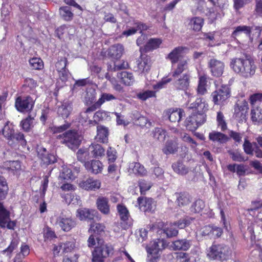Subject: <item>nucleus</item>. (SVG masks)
<instances>
[{"label": "nucleus", "instance_id": "f03ea898", "mask_svg": "<svg viewBox=\"0 0 262 262\" xmlns=\"http://www.w3.org/2000/svg\"><path fill=\"white\" fill-rule=\"evenodd\" d=\"M207 256L211 259L227 260L231 258L232 250L223 244L212 245L207 250Z\"/></svg>", "mask_w": 262, "mask_h": 262}, {"label": "nucleus", "instance_id": "ddd939ff", "mask_svg": "<svg viewBox=\"0 0 262 262\" xmlns=\"http://www.w3.org/2000/svg\"><path fill=\"white\" fill-rule=\"evenodd\" d=\"M33 106V101L30 97L28 96L24 99L17 97V111L21 112H29L32 110Z\"/></svg>", "mask_w": 262, "mask_h": 262}, {"label": "nucleus", "instance_id": "680f3d73", "mask_svg": "<svg viewBox=\"0 0 262 262\" xmlns=\"http://www.w3.org/2000/svg\"><path fill=\"white\" fill-rule=\"evenodd\" d=\"M216 120L219 126H221L222 130L227 129V124L224 119V116L221 112H217Z\"/></svg>", "mask_w": 262, "mask_h": 262}, {"label": "nucleus", "instance_id": "9b49d317", "mask_svg": "<svg viewBox=\"0 0 262 262\" xmlns=\"http://www.w3.org/2000/svg\"><path fill=\"white\" fill-rule=\"evenodd\" d=\"M124 53V47L121 44H115L108 50L107 56L114 61L118 60L122 56Z\"/></svg>", "mask_w": 262, "mask_h": 262}, {"label": "nucleus", "instance_id": "a19ab883", "mask_svg": "<svg viewBox=\"0 0 262 262\" xmlns=\"http://www.w3.org/2000/svg\"><path fill=\"white\" fill-rule=\"evenodd\" d=\"M185 123L187 129L190 131H195L199 127V125L196 122V120L192 114L187 118Z\"/></svg>", "mask_w": 262, "mask_h": 262}, {"label": "nucleus", "instance_id": "cd10ccee", "mask_svg": "<svg viewBox=\"0 0 262 262\" xmlns=\"http://www.w3.org/2000/svg\"><path fill=\"white\" fill-rule=\"evenodd\" d=\"M184 48L182 47H178L175 48L167 56V58L169 59L172 64L178 62L182 57V54Z\"/></svg>", "mask_w": 262, "mask_h": 262}, {"label": "nucleus", "instance_id": "79ce46f5", "mask_svg": "<svg viewBox=\"0 0 262 262\" xmlns=\"http://www.w3.org/2000/svg\"><path fill=\"white\" fill-rule=\"evenodd\" d=\"M207 83V77L201 76L199 78V82L197 89V92L199 94L204 95L207 92L206 88Z\"/></svg>", "mask_w": 262, "mask_h": 262}, {"label": "nucleus", "instance_id": "a878e982", "mask_svg": "<svg viewBox=\"0 0 262 262\" xmlns=\"http://www.w3.org/2000/svg\"><path fill=\"white\" fill-rule=\"evenodd\" d=\"M96 205L99 210L104 214H108L110 212L108 200L105 197H99L96 201Z\"/></svg>", "mask_w": 262, "mask_h": 262}, {"label": "nucleus", "instance_id": "dca6fc26", "mask_svg": "<svg viewBox=\"0 0 262 262\" xmlns=\"http://www.w3.org/2000/svg\"><path fill=\"white\" fill-rule=\"evenodd\" d=\"M108 129L102 125L97 127V135L95 140L98 142L107 143L108 142Z\"/></svg>", "mask_w": 262, "mask_h": 262}, {"label": "nucleus", "instance_id": "774afa93", "mask_svg": "<svg viewBox=\"0 0 262 262\" xmlns=\"http://www.w3.org/2000/svg\"><path fill=\"white\" fill-rule=\"evenodd\" d=\"M68 63V60L66 58H61L58 60L55 64V67L57 71H59L66 69V67Z\"/></svg>", "mask_w": 262, "mask_h": 262}, {"label": "nucleus", "instance_id": "49530a36", "mask_svg": "<svg viewBox=\"0 0 262 262\" xmlns=\"http://www.w3.org/2000/svg\"><path fill=\"white\" fill-rule=\"evenodd\" d=\"M250 102L252 107L259 106V103L262 102V93H255L250 96Z\"/></svg>", "mask_w": 262, "mask_h": 262}, {"label": "nucleus", "instance_id": "bf43d9fd", "mask_svg": "<svg viewBox=\"0 0 262 262\" xmlns=\"http://www.w3.org/2000/svg\"><path fill=\"white\" fill-rule=\"evenodd\" d=\"M137 96L140 99L144 101L149 98L155 97V92L149 90L145 91L138 94Z\"/></svg>", "mask_w": 262, "mask_h": 262}, {"label": "nucleus", "instance_id": "6e6d98bb", "mask_svg": "<svg viewBox=\"0 0 262 262\" xmlns=\"http://www.w3.org/2000/svg\"><path fill=\"white\" fill-rule=\"evenodd\" d=\"M60 248L64 253L71 252L75 248V244L73 241H68L60 245Z\"/></svg>", "mask_w": 262, "mask_h": 262}, {"label": "nucleus", "instance_id": "2f4dec72", "mask_svg": "<svg viewBox=\"0 0 262 262\" xmlns=\"http://www.w3.org/2000/svg\"><path fill=\"white\" fill-rule=\"evenodd\" d=\"M188 69L187 60H181L178 63L176 68H174L172 73V76L174 78H178L184 71Z\"/></svg>", "mask_w": 262, "mask_h": 262}, {"label": "nucleus", "instance_id": "2eb2a0df", "mask_svg": "<svg viewBox=\"0 0 262 262\" xmlns=\"http://www.w3.org/2000/svg\"><path fill=\"white\" fill-rule=\"evenodd\" d=\"M76 216L80 220H92L97 213L95 210L81 208L77 210Z\"/></svg>", "mask_w": 262, "mask_h": 262}, {"label": "nucleus", "instance_id": "ea45409f", "mask_svg": "<svg viewBox=\"0 0 262 262\" xmlns=\"http://www.w3.org/2000/svg\"><path fill=\"white\" fill-rule=\"evenodd\" d=\"M116 60L114 61V64H108L107 70L109 71H116L120 70L126 69L128 68V63L127 61L122 60V63H117Z\"/></svg>", "mask_w": 262, "mask_h": 262}, {"label": "nucleus", "instance_id": "c03bdc74", "mask_svg": "<svg viewBox=\"0 0 262 262\" xmlns=\"http://www.w3.org/2000/svg\"><path fill=\"white\" fill-rule=\"evenodd\" d=\"M90 152L89 149L80 148L77 152V157L79 161L81 162H86L85 161L90 158Z\"/></svg>", "mask_w": 262, "mask_h": 262}, {"label": "nucleus", "instance_id": "0eeeda50", "mask_svg": "<svg viewBox=\"0 0 262 262\" xmlns=\"http://www.w3.org/2000/svg\"><path fill=\"white\" fill-rule=\"evenodd\" d=\"M56 224L66 232L70 231L76 225V221L69 214L62 213L57 219Z\"/></svg>", "mask_w": 262, "mask_h": 262}, {"label": "nucleus", "instance_id": "6e6552de", "mask_svg": "<svg viewBox=\"0 0 262 262\" xmlns=\"http://www.w3.org/2000/svg\"><path fill=\"white\" fill-rule=\"evenodd\" d=\"M208 67L213 76L220 77L222 75L224 69V63L215 58L210 59L208 62Z\"/></svg>", "mask_w": 262, "mask_h": 262}, {"label": "nucleus", "instance_id": "c756f323", "mask_svg": "<svg viewBox=\"0 0 262 262\" xmlns=\"http://www.w3.org/2000/svg\"><path fill=\"white\" fill-rule=\"evenodd\" d=\"M117 77L125 85H131L134 83L135 81L133 74L126 71H122L118 73Z\"/></svg>", "mask_w": 262, "mask_h": 262}, {"label": "nucleus", "instance_id": "e433bc0d", "mask_svg": "<svg viewBox=\"0 0 262 262\" xmlns=\"http://www.w3.org/2000/svg\"><path fill=\"white\" fill-rule=\"evenodd\" d=\"M152 137L160 142H163L167 136L166 132L162 128L156 127L152 132Z\"/></svg>", "mask_w": 262, "mask_h": 262}, {"label": "nucleus", "instance_id": "f704fd0d", "mask_svg": "<svg viewBox=\"0 0 262 262\" xmlns=\"http://www.w3.org/2000/svg\"><path fill=\"white\" fill-rule=\"evenodd\" d=\"M210 140L214 142H218L220 143H223L227 142L228 138L225 134L217 132H212L209 135Z\"/></svg>", "mask_w": 262, "mask_h": 262}, {"label": "nucleus", "instance_id": "bb28decb", "mask_svg": "<svg viewBox=\"0 0 262 262\" xmlns=\"http://www.w3.org/2000/svg\"><path fill=\"white\" fill-rule=\"evenodd\" d=\"M142 55H141V60H137V71H138L140 73H144L147 72L150 68V59L149 58L146 56L145 57H142Z\"/></svg>", "mask_w": 262, "mask_h": 262}, {"label": "nucleus", "instance_id": "393cba45", "mask_svg": "<svg viewBox=\"0 0 262 262\" xmlns=\"http://www.w3.org/2000/svg\"><path fill=\"white\" fill-rule=\"evenodd\" d=\"M252 28L246 26H239L235 28V30L233 32L232 36L233 37H239L243 33L248 37L251 41H252V37L251 36V32Z\"/></svg>", "mask_w": 262, "mask_h": 262}, {"label": "nucleus", "instance_id": "f8f14e48", "mask_svg": "<svg viewBox=\"0 0 262 262\" xmlns=\"http://www.w3.org/2000/svg\"><path fill=\"white\" fill-rule=\"evenodd\" d=\"M174 86L177 90L186 91L189 87L190 76L188 73L183 74L182 76L174 78Z\"/></svg>", "mask_w": 262, "mask_h": 262}, {"label": "nucleus", "instance_id": "58836bf2", "mask_svg": "<svg viewBox=\"0 0 262 262\" xmlns=\"http://www.w3.org/2000/svg\"><path fill=\"white\" fill-rule=\"evenodd\" d=\"M203 24V19L199 17H195L191 19L189 22L190 27L195 31H200Z\"/></svg>", "mask_w": 262, "mask_h": 262}, {"label": "nucleus", "instance_id": "c9c22d12", "mask_svg": "<svg viewBox=\"0 0 262 262\" xmlns=\"http://www.w3.org/2000/svg\"><path fill=\"white\" fill-rule=\"evenodd\" d=\"M183 112L181 110H169L167 112L169 120L172 122H179L183 116Z\"/></svg>", "mask_w": 262, "mask_h": 262}, {"label": "nucleus", "instance_id": "e2e57ef3", "mask_svg": "<svg viewBox=\"0 0 262 262\" xmlns=\"http://www.w3.org/2000/svg\"><path fill=\"white\" fill-rule=\"evenodd\" d=\"M116 99V97L113 94L110 93H102L101 97L98 99L99 103L102 105L105 101H110Z\"/></svg>", "mask_w": 262, "mask_h": 262}, {"label": "nucleus", "instance_id": "09e8293b", "mask_svg": "<svg viewBox=\"0 0 262 262\" xmlns=\"http://www.w3.org/2000/svg\"><path fill=\"white\" fill-rule=\"evenodd\" d=\"M117 210L121 220L126 221L128 220L129 216V212L125 206L122 205H118Z\"/></svg>", "mask_w": 262, "mask_h": 262}, {"label": "nucleus", "instance_id": "8fccbe9b", "mask_svg": "<svg viewBox=\"0 0 262 262\" xmlns=\"http://www.w3.org/2000/svg\"><path fill=\"white\" fill-rule=\"evenodd\" d=\"M204 207V202L202 200H198L192 205L190 210L194 213L200 212Z\"/></svg>", "mask_w": 262, "mask_h": 262}, {"label": "nucleus", "instance_id": "39448f33", "mask_svg": "<svg viewBox=\"0 0 262 262\" xmlns=\"http://www.w3.org/2000/svg\"><path fill=\"white\" fill-rule=\"evenodd\" d=\"M113 250L112 246L107 244L96 247L92 252V262H104L103 258L108 256Z\"/></svg>", "mask_w": 262, "mask_h": 262}, {"label": "nucleus", "instance_id": "4468645a", "mask_svg": "<svg viewBox=\"0 0 262 262\" xmlns=\"http://www.w3.org/2000/svg\"><path fill=\"white\" fill-rule=\"evenodd\" d=\"M100 185L101 183L99 181L93 179V178H89L85 180H83L79 183L80 187L86 190L99 189Z\"/></svg>", "mask_w": 262, "mask_h": 262}, {"label": "nucleus", "instance_id": "1a4fd4ad", "mask_svg": "<svg viewBox=\"0 0 262 262\" xmlns=\"http://www.w3.org/2000/svg\"><path fill=\"white\" fill-rule=\"evenodd\" d=\"M15 226L14 222L10 221L9 212L4 208L0 202V226L2 228L13 229Z\"/></svg>", "mask_w": 262, "mask_h": 262}, {"label": "nucleus", "instance_id": "6ab92c4d", "mask_svg": "<svg viewBox=\"0 0 262 262\" xmlns=\"http://www.w3.org/2000/svg\"><path fill=\"white\" fill-rule=\"evenodd\" d=\"M129 172L136 176L143 177L147 174V171L143 165L139 162H133L130 164Z\"/></svg>", "mask_w": 262, "mask_h": 262}, {"label": "nucleus", "instance_id": "a211bd4d", "mask_svg": "<svg viewBox=\"0 0 262 262\" xmlns=\"http://www.w3.org/2000/svg\"><path fill=\"white\" fill-rule=\"evenodd\" d=\"M84 165L89 171L94 174L101 172L102 170V164L99 160H93L85 162Z\"/></svg>", "mask_w": 262, "mask_h": 262}, {"label": "nucleus", "instance_id": "7c9ffc66", "mask_svg": "<svg viewBox=\"0 0 262 262\" xmlns=\"http://www.w3.org/2000/svg\"><path fill=\"white\" fill-rule=\"evenodd\" d=\"M176 203L179 207H185L189 205L191 202L190 195L185 192L176 193Z\"/></svg>", "mask_w": 262, "mask_h": 262}, {"label": "nucleus", "instance_id": "052dcab7", "mask_svg": "<svg viewBox=\"0 0 262 262\" xmlns=\"http://www.w3.org/2000/svg\"><path fill=\"white\" fill-rule=\"evenodd\" d=\"M205 112H197L192 114L194 117L199 126L203 124L206 121V115Z\"/></svg>", "mask_w": 262, "mask_h": 262}, {"label": "nucleus", "instance_id": "69168bd1", "mask_svg": "<svg viewBox=\"0 0 262 262\" xmlns=\"http://www.w3.org/2000/svg\"><path fill=\"white\" fill-rule=\"evenodd\" d=\"M139 186L141 194L149 190L151 187V184L150 183L144 180H141L139 181Z\"/></svg>", "mask_w": 262, "mask_h": 262}, {"label": "nucleus", "instance_id": "f3484780", "mask_svg": "<svg viewBox=\"0 0 262 262\" xmlns=\"http://www.w3.org/2000/svg\"><path fill=\"white\" fill-rule=\"evenodd\" d=\"M162 40L160 38H150L143 47L140 48L141 53L147 52L158 48L162 43Z\"/></svg>", "mask_w": 262, "mask_h": 262}, {"label": "nucleus", "instance_id": "c85d7f7f", "mask_svg": "<svg viewBox=\"0 0 262 262\" xmlns=\"http://www.w3.org/2000/svg\"><path fill=\"white\" fill-rule=\"evenodd\" d=\"M178 149V143L175 140H167L162 149L163 152L165 155L173 154L177 151Z\"/></svg>", "mask_w": 262, "mask_h": 262}, {"label": "nucleus", "instance_id": "412c9836", "mask_svg": "<svg viewBox=\"0 0 262 262\" xmlns=\"http://www.w3.org/2000/svg\"><path fill=\"white\" fill-rule=\"evenodd\" d=\"M89 151L92 157L95 158H99L105 155L104 148L100 144L95 142L89 146Z\"/></svg>", "mask_w": 262, "mask_h": 262}, {"label": "nucleus", "instance_id": "9d476101", "mask_svg": "<svg viewBox=\"0 0 262 262\" xmlns=\"http://www.w3.org/2000/svg\"><path fill=\"white\" fill-rule=\"evenodd\" d=\"M138 204L140 209L143 212H151L154 210L155 202L151 198L140 196L138 198Z\"/></svg>", "mask_w": 262, "mask_h": 262}, {"label": "nucleus", "instance_id": "aec40b11", "mask_svg": "<svg viewBox=\"0 0 262 262\" xmlns=\"http://www.w3.org/2000/svg\"><path fill=\"white\" fill-rule=\"evenodd\" d=\"M2 133L4 136L9 140V144L11 145L12 143L10 142L15 139V130L12 124H10L9 122L5 123L2 129Z\"/></svg>", "mask_w": 262, "mask_h": 262}, {"label": "nucleus", "instance_id": "5fc2aeb1", "mask_svg": "<svg viewBox=\"0 0 262 262\" xmlns=\"http://www.w3.org/2000/svg\"><path fill=\"white\" fill-rule=\"evenodd\" d=\"M248 102L245 100H238L234 107V109L237 110L238 111H242V112L247 113L248 110Z\"/></svg>", "mask_w": 262, "mask_h": 262}, {"label": "nucleus", "instance_id": "423d86ee", "mask_svg": "<svg viewBox=\"0 0 262 262\" xmlns=\"http://www.w3.org/2000/svg\"><path fill=\"white\" fill-rule=\"evenodd\" d=\"M188 95L189 99L186 103V107L189 110H194L197 112H205L208 110V104L203 101L201 98H196L194 102L193 101V97L189 93H186Z\"/></svg>", "mask_w": 262, "mask_h": 262}, {"label": "nucleus", "instance_id": "4be33fe9", "mask_svg": "<svg viewBox=\"0 0 262 262\" xmlns=\"http://www.w3.org/2000/svg\"><path fill=\"white\" fill-rule=\"evenodd\" d=\"M38 156L41 160L42 163L45 165L54 163L56 161L55 156L52 154H49L46 149L43 148L38 152Z\"/></svg>", "mask_w": 262, "mask_h": 262}, {"label": "nucleus", "instance_id": "0e129e2a", "mask_svg": "<svg viewBox=\"0 0 262 262\" xmlns=\"http://www.w3.org/2000/svg\"><path fill=\"white\" fill-rule=\"evenodd\" d=\"M228 153L231 156L232 159L234 161L243 162L247 160L238 151H229Z\"/></svg>", "mask_w": 262, "mask_h": 262}, {"label": "nucleus", "instance_id": "4d7b16f0", "mask_svg": "<svg viewBox=\"0 0 262 262\" xmlns=\"http://www.w3.org/2000/svg\"><path fill=\"white\" fill-rule=\"evenodd\" d=\"M2 167L4 169L11 171L13 174L16 167V162L15 161H7L3 163Z\"/></svg>", "mask_w": 262, "mask_h": 262}, {"label": "nucleus", "instance_id": "20e7f679", "mask_svg": "<svg viewBox=\"0 0 262 262\" xmlns=\"http://www.w3.org/2000/svg\"><path fill=\"white\" fill-rule=\"evenodd\" d=\"M212 101L215 105H224L230 97V89L226 85L216 88L211 94Z\"/></svg>", "mask_w": 262, "mask_h": 262}, {"label": "nucleus", "instance_id": "3c124183", "mask_svg": "<svg viewBox=\"0 0 262 262\" xmlns=\"http://www.w3.org/2000/svg\"><path fill=\"white\" fill-rule=\"evenodd\" d=\"M31 67L35 70L41 69L43 67L42 60L39 58H33L29 60Z\"/></svg>", "mask_w": 262, "mask_h": 262}, {"label": "nucleus", "instance_id": "4c0bfd02", "mask_svg": "<svg viewBox=\"0 0 262 262\" xmlns=\"http://www.w3.org/2000/svg\"><path fill=\"white\" fill-rule=\"evenodd\" d=\"M172 167L174 172L180 175H185L189 171V168L179 161L173 163Z\"/></svg>", "mask_w": 262, "mask_h": 262}, {"label": "nucleus", "instance_id": "a18cd8bd", "mask_svg": "<svg viewBox=\"0 0 262 262\" xmlns=\"http://www.w3.org/2000/svg\"><path fill=\"white\" fill-rule=\"evenodd\" d=\"M193 220L194 219L192 217L187 216L173 223L176 227L180 229H183L189 226Z\"/></svg>", "mask_w": 262, "mask_h": 262}, {"label": "nucleus", "instance_id": "37998d69", "mask_svg": "<svg viewBox=\"0 0 262 262\" xmlns=\"http://www.w3.org/2000/svg\"><path fill=\"white\" fill-rule=\"evenodd\" d=\"M163 232L166 234L167 237L176 236L178 234V230L176 228L174 223L171 224L163 229Z\"/></svg>", "mask_w": 262, "mask_h": 262}, {"label": "nucleus", "instance_id": "72a5a7b5", "mask_svg": "<svg viewBox=\"0 0 262 262\" xmlns=\"http://www.w3.org/2000/svg\"><path fill=\"white\" fill-rule=\"evenodd\" d=\"M60 17L66 21H71L74 16V14L70 7L68 6L61 7L59 9Z\"/></svg>", "mask_w": 262, "mask_h": 262}, {"label": "nucleus", "instance_id": "603ef678", "mask_svg": "<svg viewBox=\"0 0 262 262\" xmlns=\"http://www.w3.org/2000/svg\"><path fill=\"white\" fill-rule=\"evenodd\" d=\"M59 177L61 179L66 180H71L74 178L71 169L67 167H63Z\"/></svg>", "mask_w": 262, "mask_h": 262}, {"label": "nucleus", "instance_id": "864d4df0", "mask_svg": "<svg viewBox=\"0 0 262 262\" xmlns=\"http://www.w3.org/2000/svg\"><path fill=\"white\" fill-rule=\"evenodd\" d=\"M34 118L29 116L25 119L21 121L20 125L25 131H29L32 125Z\"/></svg>", "mask_w": 262, "mask_h": 262}, {"label": "nucleus", "instance_id": "473e14b6", "mask_svg": "<svg viewBox=\"0 0 262 262\" xmlns=\"http://www.w3.org/2000/svg\"><path fill=\"white\" fill-rule=\"evenodd\" d=\"M251 116V120L255 124H262V108L260 106L252 107Z\"/></svg>", "mask_w": 262, "mask_h": 262}, {"label": "nucleus", "instance_id": "f257e3e1", "mask_svg": "<svg viewBox=\"0 0 262 262\" xmlns=\"http://www.w3.org/2000/svg\"><path fill=\"white\" fill-rule=\"evenodd\" d=\"M230 66L235 72L240 74L245 78L253 76L256 69L253 60L241 58L233 59Z\"/></svg>", "mask_w": 262, "mask_h": 262}, {"label": "nucleus", "instance_id": "de8ad7c7", "mask_svg": "<svg viewBox=\"0 0 262 262\" xmlns=\"http://www.w3.org/2000/svg\"><path fill=\"white\" fill-rule=\"evenodd\" d=\"M8 187L5 179L0 178V199H4L8 193Z\"/></svg>", "mask_w": 262, "mask_h": 262}, {"label": "nucleus", "instance_id": "b1692460", "mask_svg": "<svg viewBox=\"0 0 262 262\" xmlns=\"http://www.w3.org/2000/svg\"><path fill=\"white\" fill-rule=\"evenodd\" d=\"M191 245V241L184 238L173 242L171 246L175 250L186 251L189 249Z\"/></svg>", "mask_w": 262, "mask_h": 262}, {"label": "nucleus", "instance_id": "338daca9", "mask_svg": "<svg viewBox=\"0 0 262 262\" xmlns=\"http://www.w3.org/2000/svg\"><path fill=\"white\" fill-rule=\"evenodd\" d=\"M161 243L163 245L162 242L158 243L154 242L152 245L149 247L147 249V252L148 254H156L157 253H160L161 249L159 246V244Z\"/></svg>", "mask_w": 262, "mask_h": 262}, {"label": "nucleus", "instance_id": "5701e85b", "mask_svg": "<svg viewBox=\"0 0 262 262\" xmlns=\"http://www.w3.org/2000/svg\"><path fill=\"white\" fill-rule=\"evenodd\" d=\"M73 110L72 104L69 101L63 102L57 109V114L63 118H68Z\"/></svg>", "mask_w": 262, "mask_h": 262}, {"label": "nucleus", "instance_id": "13d9d810", "mask_svg": "<svg viewBox=\"0 0 262 262\" xmlns=\"http://www.w3.org/2000/svg\"><path fill=\"white\" fill-rule=\"evenodd\" d=\"M105 226L103 224L100 223H94L91 225L89 231H93L94 233L100 234L104 232Z\"/></svg>", "mask_w": 262, "mask_h": 262}, {"label": "nucleus", "instance_id": "7ed1b4c3", "mask_svg": "<svg viewBox=\"0 0 262 262\" xmlns=\"http://www.w3.org/2000/svg\"><path fill=\"white\" fill-rule=\"evenodd\" d=\"M58 138L61 139V142L72 149L77 148L80 145L82 139L76 132L73 130H69L60 135Z\"/></svg>", "mask_w": 262, "mask_h": 262}]
</instances>
